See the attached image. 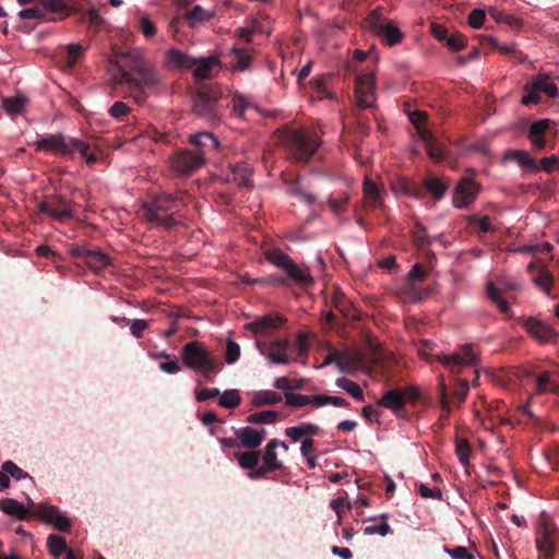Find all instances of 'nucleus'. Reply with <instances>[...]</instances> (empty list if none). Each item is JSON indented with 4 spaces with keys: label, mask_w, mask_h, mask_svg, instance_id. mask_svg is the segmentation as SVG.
Returning <instances> with one entry per match:
<instances>
[{
    "label": "nucleus",
    "mask_w": 559,
    "mask_h": 559,
    "mask_svg": "<svg viewBox=\"0 0 559 559\" xmlns=\"http://www.w3.org/2000/svg\"><path fill=\"white\" fill-rule=\"evenodd\" d=\"M115 81L117 84H126L136 91L135 99L141 103L150 94H160L163 87V80L156 66L139 50L121 55Z\"/></svg>",
    "instance_id": "nucleus-1"
},
{
    "label": "nucleus",
    "mask_w": 559,
    "mask_h": 559,
    "mask_svg": "<svg viewBox=\"0 0 559 559\" xmlns=\"http://www.w3.org/2000/svg\"><path fill=\"white\" fill-rule=\"evenodd\" d=\"M36 151L51 152L64 157L73 158L79 152L92 165L97 162L98 156L90 152V144L83 140L67 136L61 132L48 134L32 143Z\"/></svg>",
    "instance_id": "nucleus-2"
},
{
    "label": "nucleus",
    "mask_w": 559,
    "mask_h": 559,
    "mask_svg": "<svg viewBox=\"0 0 559 559\" xmlns=\"http://www.w3.org/2000/svg\"><path fill=\"white\" fill-rule=\"evenodd\" d=\"M182 201L168 193H162L144 201L141 205L143 218L157 226L171 229L176 226L175 214L180 211Z\"/></svg>",
    "instance_id": "nucleus-3"
},
{
    "label": "nucleus",
    "mask_w": 559,
    "mask_h": 559,
    "mask_svg": "<svg viewBox=\"0 0 559 559\" xmlns=\"http://www.w3.org/2000/svg\"><path fill=\"white\" fill-rule=\"evenodd\" d=\"M181 359L187 368L200 371L204 381H213L223 362L206 349L203 343L192 341L182 347Z\"/></svg>",
    "instance_id": "nucleus-4"
},
{
    "label": "nucleus",
    "mask_w": 559,
    "mask_h": 559,
    "mask_svg": "<svg viewBox=\"0 0 559 559\" xmlns=\"http://www.w3.org/2000/svg\"><path fill=\"white\" fill-rule=\"evenodd\" d=\"M283 143L294 162L306 164L316 154L321 141L316 130L301 128L286 132Z\"/></svg>",
    "instance_id": "nucleus-5"
},
{
    "label": "nucleus",
    "mask_w": 559,
    "mask_h": 559,
    "mask_svg": "<svg viewBox=\"0 0 559 559\" xmlns=\"http://www.w3.org/2000/svg\"><path fill=\"white\" fill-rule=\"evenodd\" d=\"M264 258L274 266L285 272V275H282L285 278L284 286H288L290 283H294L298 287L308 290L314 285V280L310 274L309 269L307 266L298 265L285 252L278 249L266 250L264 251Z\"/></svg>",
    "instance_id": "nucleus-6"
},
{
    "label": "nucleus",
    "mask_w": 559,
    "mask_h": 559,
    "mask_svg": "<svg viewBox=\"0 0 559 559\" xmlns=\"http://www.w3.org/2000/svg\"><path fill=\"white\" fill-rule=\"evenodd\" d=\"M419 400V391L416 386L392 389L386 391L377 402V406L390 409L399 418H408L405 404L416 403Z\"/></svg>",
    "instance_id": "nucleus-7"
},
{
    "label": "nucleus",
    "mask_w": 559,
    "mask_h": 559,
    "mask_svg": "<svg viewBox=\"0 0 559 559\" xmlns=\"http://www.w3.org/2000/svg\"><path fill=\"white\" fill-rule=\"evenodd\" d=\"M364 26L372 34L383 39L388 46L399 44L403 33L399 27L388 22L379 9L371 11L362 21Z\"/></svg>",
    "instance_id": "nucleus-8"
},
{
    "label": "nucleus",
    "mask_w": 559,
    "mask_h": 559,
    "mask_svg": "<svg viewBox=\"0 0 559 559\" xmlns=\"http://www.w3.org/2000/svg\"><path fill=\"white\" fill-rule=\"evenodd\" d=\"M218 99L219 93L217 91L207 87L200 88L193 100L195 115L212 123L218 122L221 118Z\"/></svg>",
    "instance_id": "nucleus-9"
},
{
    "label": "nucleus",
    "mask_w": 559,
    "mask_h": 559,
    "mask_svg": "<svg viewBox=\"0 0 559 559\" xmlns=\"http://www.w3.org/2000/svg\"><path fill=\"white\" fill-rule=\"evenodd\" d=\"M69 251L72 258L82 261L94 272L102 271L110 263L107 254L85 242L71 245Z\"/></svg>",
    "instance_id": "nucleus-10"
},
{
    "label": "nucleus",
    "mask_w": 559,
    "mask_h": 559,
    "mask_svg": "<svg viewBox=\"0 0 559 559\" xmlns=\"http://www.w3.org/2000/svg\"><path fill=\"white\" fill-rule=\"evenodd\" d=\"M437 359L453 373H459L462 368L476 366L478 362L472 344H464L457 352L449 355H438Z\"/></svg>",
    "instance_id": "nucleus-11"
},
{
    "label": "nucleus",
    "mask_w": 559,
    "mask_h": 559,
    "mask_svg": "<svg viewBox=\"0 0 559 559\" xmlns=\"http://www.w3.org/2000/svg\"><path fill=\"white\" fill-rule=\"evenodd\" d=\"M28 503L34 509V516L39 518L61 532L70 531L71 520L62 514L57 507L46 503L35 504L29 498Z\"/></svg>",
    "instance_id": "nucleus-12"
},
{
    "label": "nucleus",
    "mask_w": 559,
    "mask_h": 559,
    "mask_svg": "<svg viewBox=\"0 0 559 559\" xmlns=\"http://www.w3.org/2000/svg\"><path fill=\"white\" fill-rule=\"evenodd\" d=\"M480 185L475 182L474 179L464 176L462 177L453 191L452 203L456 209H467L472 205L478 197Z\"/></svg>",
    "instance_id": "nucleus-13"
},
{
    "label": "nucleus",
    "mask_w": 559,
    "mask_h": 559,
    "mask_svg": "<svg viewBox=\"0 0 559 559\" xmlns=\"http://www.w3.org/2000/svg\"><path fill=\"white\" fill-rule=\"evenodd\" d=\"M376 78L373 72L360 73L355 79V95L360 109L371 108L374 97Z\"/></svg>",
    "instance_id": "nucleus-14"
},
{
    "label": "nucleus",
    "mask_w": 559,
    "mask_h": 559,
    "mask_svg": "<svg viewBox=\"0 0 559 559\" xmlns=\"http://www.w3.org/2000/svg\"><path fill=\"white\" fill-rule=\"evenodd\" d=\"M38 210L57 221H64L73 216L71 201L59 194L47 197L38 204Z\"/></svg>",
    "instance_id": "nucleus-15"
},
{
    "label": "nucleus",
    "mask_w": 559,
    "mask_h": 559,
    "mask_svg": "<svg viewBox=\"0 0 559 559\" xmlns=\"http://www.w3.org/2000/svg\"><path fill=\"white\" fill-rule=\"evenodd\" d=\"M526 332L540 344L556 343L559 333L548 323L533 317H522L520 319Z\"/></svg>",
    "instance_id": "nucleus-16"
},
{
    "label": "nucleus",
    "mask_w": 559,
    "mask_h": 559,
    "mask_svg": "<svg viewBox=\"0 0 559 559\" xmlns=\"http://www.w3.org/2000/svg\"><path fill=\"white\" fill-rule=\"evenodd\" d=\"M189 142L194 146V153L205 163L219 148V141L212 132L203 131L191 134Z\"/></svg>",
    "instance_id": "nucleus-17"
},
{
    "label": "nucleus",
    "mask_w": 559,
    "mask_h": 559,
    "mask_svg": "<svg viewBox=\"0 0 559 559\" xmlns=\"http://www.w3.org/2000/svg\"><path fill=\"white\" fill-rule=\"evenodd\" d=\"M204 162L192 150H180L171 157V167L175 171L189 175L199 169Z\"/></svg>",
    "instance_id": "nucleus-18"
},
{
    "label": "nucleus",
    "mask_w": 559,
    "mask_h": 559,
    "mask_svg": "<svg viewBox=\"0 0 559 559\" xmlns=\"http://www.w3.org/2000/svg\"><path fill=\"white\" fill-rule=\"evenodd\" d=\"M426 276L427 271L424 269L423 264H414L407 274V284L405 288H403L402 294L406 296L411 301H420L423 299V295L417 286V283L423 282Z\"/></svg>",
    "instance_id": "nucleus-19"
},
{
    "label": "nucleus",
    "mask_w": 559,
    "mask_h": 559,
    "mask_svg": "<svg viewBox=\"0 0 559 559\" xmlns=\"http://www.w3.org/2000/svg\"><path fill=\"white\" fill-rule=\"evenodd\" d=\"M364 191V206L366 210L384 209V194L383 188L379 187L374 181L365 178L362 185Z\"/></svg>",
    "instance_id": "nucleus-20"
},
{
    "label": "nucleus",
    "mask_w": 559,
    "mask_h": 559,
    "mask_svg": "<svg viewBox=\"0 0 559 559\" xmlns=\"http://www.w3.org/2000/svg\"><path fill=\"white\" fill-rule=\"evenodd\" d=\"M235 435L243 448L254 450L259 448L265 439L266 430L254 429L252 427H243L237 429Z\"/></svg>",
    "instance_id": "nucleus-21"
},
{
    "label": "nucleus",
    "mask_w": 559,
    "mask_h": 559,
    "mask_svg": "<svg viewBox=\"0 0 559 559\" xmlns=\"http://www.w3.org/2000/svg\"><path fill=\"white\" fill-rule=\"evenodd\" d=\"M290 343L288 340H274L267 346L266 358L276 365H287L290 362L288 356Z\"/></svg>",
    "instance_id": "nucleus-22"
},
{
    "label": "nucleus",
    "mask_w": 559,
    "mask_h": 559,
    "mask_svg": "<svg viewBox=\"0 0 559 559\" xmlns=\"http://www.w3.org/2000/svg\"><path fill=\"white\" fill-rule=\"evenodd\" d=\"M219 68V60L216 56L197 58V64L193 69V76L197 80H209L214 76V71L217 72Z\"/></svg>",
    "instance_id": "nucleus-23"
},
{
    "label": "nucleus",
    "mask_w": 559,
    "mask_h": 559,
    "mask_svg": "<svg viewBox=\"0 0 559 559\" xmlns=\"http://www.w3.org/2000/svg\"><path fill=\"white\" fill-rule=\"evenodd\" d=\"M166 62L170 69L190 70L197 64V58L171 48L166 53Z\"/></svg>",
    "instance_id": "nucleus-24"
},
{
    "label": "nucleus",
    "mask_w": 559,
    "mask_h": 559,
    "mask_svg": "<svg viewBox=\"0 0 559 559\" xmlns=\"http://www.w3.org/2000/svg\"><path fill=\"white\" fill-rule=\"evenodd\" d=\"M391 188L396 195H405L417 200L424 198V189L405 177L395 179L392 182Z\"/></svg>",
    "instance_id": "nucleus-25"
},
{
    "label": "nucleus",
    "mask_w": 559,
    "mask_h": 559,
    "mask_svg": "<svg viewBox=\"0 0 559 559\" xmlns=\"http://www.w3.org/2000/svg\"><path fill=\"white\" fill-rule=\"evenodd\" d=\"M286 319L282 316H263L258 318L255 321L250 322L246 325L254 335H260L269 330H275L281 326Z\"/></svg>",
    "instance_id": "nucleus-26"
},
{
    "label": "nucleus",
    "mask_w": 559,
    "mask_h": 559,
    "mask_svg": "<svg viewBox=\"0 0 559 559\" xmlns=\"http://www.w3.org/2000/svg\"><path fill=\"white\" fill-rule=\"evenodd\" d=\"M252 169L246 163H236L230 166V171L226 176L227 182H235L239 187H251Z\"/></svg>",
    "instance_id": "nucleus-27"
},
{
    "label": "nucleus",
    "mask_w": 559,
    "mask_h": 559,
    "mask_svg": "<svg viewBox=\"0 0 559 559\" xmlns=\"http://www.w3.org/2000/svg\"><path fill=\"white\" fill-rule=\"evenodd\" d=\"M503 160L515 162L524 170L539 171L538 163L526 152L522 150H509L503 154Z\"/></svg>",
    "instance_id": "nucleus-28"
},
{
    "label": "nucleus",
    "mask_w": 559,
    "mask_h": 559,
    "mask_svg": "<svg viewBox=\"0 0 559 559\" xmlns=\"http://www.w3.org/2000/svg\"><path fill=\"white\" fill-rule=\"evenodd\" d=\"M0 510L21 521H27L34 515V512L29 513L21 502L12 498L0 499Z\"/></svg>",
    "instance_id": "nucleus-29"
},
{
    "label": "nucleus",
    "mask_w": 559,
    "mask_h": 559,
    "mask_svg": "<svg viewBox=\"0 0 559 559\" xmlns=\"http://www.w3.org/2000/svg\"><path fill=\"white\" fill-rule=\"evenodd\" d=\"M551 121L549 119H540L533 122L528 130V139L535 150H543L546 145L544 134L549 129Z\"/></svg>",
    "instance_id": "nucleus-30"
},
{
    "label": "nucleus",
    "mask_w": 559,
    "mask_h": 559,
    "mask_svg": "<svg viewBox=\"0 0 559 559\" xmlns=\"http://www.w3.org/2000/svg\"><path fill=\"white\" fill-rule=\"evenodd\" d=\"M214 16V10H204L201 5H194L192 10L183 14L182 19L186 20L190 28H197L212 20Z\"/></svg>",
    "instance_id": "nucleus-31"
},
{
    "label": "nucleus",
    "mask_w": 559,
    "mask_h": 559,
    "mask_svg": "<svg viewBox=\"0 0 559 559\" xmlns=\"http://www.w3.org/2000/svg\"><path fill=\"white\" fill-rule=\"evenodd\" d=\"M280 447V440L272 439L267 442L264 454L262 456L263 466H265L271 472L278 471L283 468V462L277 460L276 449Z\"/></svg>",
    "instance_id": "nucleus-32"
},
{
    "label": "nucleus",
    "mask_w": 559,
    "mask_h": 559,
    "mask_svg": "<svg viewBox=\"0 0 559 559\" xmlns=\"http://www.w3.org/2000/svg\"><path fill=\"white\" fill-rule=\"evenodd\" d=\"M420 138L425 143V148L428 156L435 162H441L444 158V153L439 144L436 142L433 135L426 130L420 131Z\"/></svg>",
    "instance_id": "nucleus-33"
},
{
    "label": "nucleus",
    "mask_w": 559,
    "mask_h": 559,
    "mask_svg": "<svg viewBox=\"0 0 559 559\" xmlns=\"http://www.w3.org/2000/svg\"><path fill=\"white\" fill-rule=\"evenodd\" d=\"M388 515L382 514L379 519L370 518L365 522H370L372 524L366 525L364 528V533L366 535L379 534L380 536H386L391 533V527L388 524Z\"/></svg>",
    "instance_id": "nucleus-34"
},
{
    "label": "nucleus",
    "mask_w": 559,
    "mask_h": 559,
    "mask_svg": "<svg viewBox=\"0 0 559 559\" xmlns=\"http://www.w3.org/2000/svg\"><path fill=\"white\" fill-rule=\"evenodd\" d=\"M231 102L234 112L240 118L248 119L247 114L259 112V107L240 94H235Z\"/></svg>",
    "instance_id": "nucleus-35"
},
{
    "label": "nucleus",
    "mask_w": 559,
    "mask_h": 559,
    "mask_svg": "<svg viewBox=\"0 0 559 559\" xmlns=\"http://www.w3.org/2000/svg\"><path fill=\"white\" fill-rule=\"evenodd\" d=\"M425 189L432 195L436 200H441L447 191L448 186L443 183L439 178L429 176L424 180Z\"/></svg>",
    "instance_id": "nucleus-36"
},
{
    "label": "nucleus",
    "mask_w": 559,
    "mask_h": 559,
    "mask_svg": "<svg viewBox=\"0 0 559 559\" xmlns=\"http://www.w3.org/2000/svg\"><path fill=\"white\" fill-rule=\"evenodd\" d=\"M536 392L559 394V384L551 381L549 372H543L536 379Z\"/></svg>",
    "instance_id": "nucleus-37"
},
{
    "label": "nucleus",
    "mask_w": 559,
    "mask_h": 559,
    "mask_svg": "<svg viewBox=\"0 0 559 559\" xmlns=\"http://www.w3.org/2000/svg\"><path fill=\"white\" fill-rule=\"evenodd\" d=\"M283 397L275 391H259L253 396L254 406L274 405L282 402Z\"/></svg>",
    "instance_id": "nucleus-38"
},
{
    "label": "nucleus",
    "mask_w": 559,
    "mask_h": 559,
    "mask_svg": "<svg viewBox=\"0 0 559 559\" xmlns=\"http://www.w3.org/2000/svg\"><path fill=\"white\" fill-rule=\"evenodd\" d=\"M278 417L280 414L276 411H261L250 414L246 418V421L252 425L274 424L275 421H277Z\"/></svg>",
    "instance_id": "nucleus-39"
},
{
    "label": "nucleus",
    "mask_w": 559,
    "mask_h": 559,
    "mask_svg": "<svg viewBox=\"0 0 559 559\" xmlns=\"http://www.w3.org/2000/svg\"><path fill=\"white\" fill-rule=\"evenodd\" d=\"M533 86L540 93H545L549 97H556L558 94V87L555 83L549 81V76L546 74H539L534 81Z\"/></svg>",
    "instance_id": "nucleus-40"
},
{
    "label": "nucleus",
    "mask_w": 559,
    "mask_h": 559,
    "mask_svg": "<svg viewBox=\"0 0 559 559\" xmlns=\"http://www.w3.org/2000/svg\"><path fill=\"white\" fill-rule=\"evenodd\" d=\"M536 546L540 554H552V533L548 526L543 532H537Z\"/></svg>",
    "instance_id": "nucleus-41"
},
{
    "label": "nucleus",
    "mask_w": 559,
    "mask_h": 559,
    "mask_svg": "<svg viewBox=\"0 0 559 559\" xmlns=\"http://www.w3.org/2000/svg\"><path fill=\"white\" fill-rule=\"evenodd\" d=\"M489 15L497 22V23H502V24H507L509 25L510 27L512 28H519L522 26V22L520 19H518L516 16L514 15H511V14H508L503 11H500L498 9H490L489 10Z\"/></svg>",
    "instance_id": "nucleus-42"
},
{
    "label": "nucleus",
    "mask_w": 559,
    "mask_h": 559,
    "mask_svg": "<svg viewBox=\"0 0 559 559\" xmlns=\"http://www.w3.org/2000/svg\"><path fill=\"white\" fill-rule=\"evenodd\" d=\"M238 464L241 468L253 469L258 466L260 460L259 451H247L236 454Z\"/></svg>",
    "instance_id": "nucleus-43"
},
{
    "label": "nucleus",
    "mask_w": 559,
    "mask_h": 559,
    "mask_svg": "<svg viewBox=\"0 0 559 559\" xmlns=\"http://www.w3.org/2000/svg\"><path fill=\"white\" fill-rule=\"evenodd\" d=\"M49 554L57 558L67 550V540L64 537L50 534L47 538Z\"/></svg>",
    "instance_id": "nucleus-44"
},
{
    "label": "nucleus",
    "mask_w": 559,
    "mask_h": 559,
    "mask_svg": "<svg viewBox=\"0 0 559 559\" xmlns=\"http://www.w3.org/2000/svg\"><path fill=\"white\" fill-rule=\"evenodd\" d=\"M335 384L338 388L345 390L348 394H350L357 401H360V402L364 401V399H365L364 392L356 382H354L347 378H340L336 380Z\"/></svg>",
    "instance_id": "nucleus-45"
},
{
    "label": "nucleus",
    "mask_w": 559,
    "mask_h": 559,
    "mask_svg": "<svg viewBox=\"0 0 559 559\" xmlns=\"http://www.w3.org/2000/svg\"><path fill=\"white\" fill-rule=\"evenodd\" d=\"M27 102V98L23 95H15L13 97H8L3 99V108L9 114H21L24 109V106Z\"/></svg>",
    "instance_id": "nucleus-46"
},
{
    "label": "nucleus",
    "mask_w": 559,
    "mask_h": 559,
    "mask_svg": "<svg viewBox=\"0 0 559 559\" xmlns=\"http://www.w3.org/2000/svg\"><path fill=\"white\" fill-rule=\"evenodd\" d=\"M218 404L224 408H235L240 405L241 396L237 390H226L219 395Z\"/></svg>",
    "instance_id": "nucleus-47"
},
{
    "label": "nucleus",
    "mask_w": 559,
    "mask_h": 559,
    "mask_svg": "<svg viewBox=\"0 0 559 559\" xmlns=\"http://www.w3.org/2000/svg\"><path fill=\"white\" fill-rule=\"evenodd\" d=\"M533 281L548 294L552 283V275L547 269L539 267L537 274L533 276Z\"/></svg>",
    "instance_id": "nucleus-48"
},
{
    "label": "nucleus",
    "mask_w": 559,
    "mask_h": 559,
    "mask_svg": "<svg viewBox=\"0 0 559 559\" xmlns=\"http://www.w3.org/2000/svg\"><path fill=\"white\" fill-rule=\"evenodd\" d=\"M455 453L463 466H468L472 448L467 440L460 439L456 441Z\"/></svg>",
    "instance_id": "nucleus-49"
},
{
    "label": "nucleus",
    "mask_w": 559,
    "mask_h": 559,
    "mask_svg": "<svg viewBox=\"0 0 559 559\" xmlns=\"http://www.w3.org/2000/svg\"><path fill=\"white\" fill-rule=\"evenodd\" d=\"M487 294L488 297L499 307L501 312L508 313L510 311L508 301L501 298L499 289L492 283L487 284Z\"/></svg>",
    "instance_id": "nucleus-50"
},
{
    "label": "nucleus",
    "mask_w": 559,
    "mask_h": 559,
    "mask_svg": "<svg viewBox=\"0 0 559 559\" xmlns=\"http://www.w3.org/2000/svg\"><path fill=\"white\" fill-rule=\"evenodd\" d=\"M349 202V195L344 193L340 198L330 197L328 199V206L333 212L334 215L340 216L346 209Z\"/></svg>",
    "instance_id": "nucleus-51"
},
{
    "label": "nucleus",
    "mask_w": 559,
    "mask_h": 559,
    "mask_svg": "<svg viewBox=\"0 0 559 559\" xmlns=\"http://www.w3.org/2000/svg\"><path fill=\"white\" fill-rule=\"evenodd\" d=\"M466 221L468 225H477L479 228V233H488L495 230L493 226L491 225V219L489 216L485 215L483 217H479L475 214L468 215L466 217Z\"/></svg>",
    "instance_id": "nucleus-52"
},
{
    "label": "nucleus",
    "mask_w": 559,
    "mask_h": 559,
    "mask_svg": "<svg viewBox=\"0 0 559 559\" xmlns=\"http://www.w3.org/2000/svg\"><path fill=\"white\" fill-rule=\"evenodd\" d=\"M40 3L45 12L48 10L56 13H64L66 15L71 13V10L63 0H41Z\"/></svg>",
    "instance_id": "nucleus-53"
},
{
    "label": "nucleus",
    "mask_w": 559,
    "mask_h": 559,
    "mask_svg": "<svg viewBox=\"0 0 559 559\" xmlns=\"http://www.w3.org/2000/svg\"><path fill=\"white\" fill-rule=\"evenodd\" d=\"M449 397H450V393H449L448 386H447L445 382L443 380H441L439 382V402H440L441 411L443 413L442 416H444V417H448L451 412Z\"/></svg>",
    "instance_id": "nucleus-54"
},
{
    "label": "nucleus",
    "mask_w": 559,
    "mask_h": 559,
    "mask_svg": "<svg viewBox=\"0 0 559 559\" xmlns=\"http://www.w3.org/2000/svg\"><path fill=\"white\" fill-rule=\"evenodd\" d=\"M469 386L468 382L463 379H456L453 384L452 396L456 399L459 404L463 403L467 396Z\"/></svg>",
    "instance_id": "nucleus-55"
},
{
    "label": "nucleus",
    "mask_w": 559,
    "mask_h": 559,
    "mask_svg": "<svg viewBox=\"0 0 559 559\" xmlns=\"http://www.w3.org/2000/svg\"><path fill=\"white\" fill-rule=\"evenodd\" d=\"M85 48L80 44H70L67 46V57H66V64L69 68H72L79 57L84 52Z\"/></svg>",
    "instance_id": "nucleus-56"
},
{
    "label": "nucleus",
    "mask_w": 559,
    "mask_h": 559,
    "mask_svg": "<svg viewBox=\"0 0 559 559\" xmlns=\"http://www.w3.org/2000/svg\"><path fill=\"white\" fill-rule=\"evenodd\" d=\"M285 403L294 408L302 407L309 404V395L285 392Z\"/></svg>",
    "instance_id": "nucleus-57"
},
{
    "label": "nucleus",
    "mask_w": 559,
    "mask_h": 559,
    "mask_svg": "<svg viewBox=\"0 0 559 559\" xmlns=\"http://www.w3.org/2000/svg\"><path fill=\"white\" fill-rule=\"evenodd\" d=\"M233 52L235 53L233 67L239 71L248 69L251 63V57L240 49H233Z\"/></svg>",
    "instance_id": "nucleus-58"
},
{
    "label": "nucleus",
    "mask_w": 559,
    "mask_h": 559,
    "mask_svg": "<svg viewBox=\"0 0 559 559\" xmlns=\"http://www.w3.org/2000/svg\"><path fill=\"white\" fill-rule=\"evenodd\" d=\"M2 469L5 471L10 475V477L14 478L15 480H21L26 477H29L26 472H24L22 468H20L12 461L4 462L2 464Z\"/></svg>",
    "instance_id": "nucleus-59"
},
{
    "label": "nucleus",
    "mask_w": 559,
    "mask_h": 559,
    "mask_svg": "<svg viewBox=\"0 0 559 559\" xmlns=\"http://www.w3.org/2000/svg\"><path fill=\"white\" fill-rule=\"evenodd\" d=\"M444 552H447L452 559H475V556L471 554L466 547L456 546L454 548H450L448 546L443 547Z\"/></svg>",
    "instance_id": "nucleus-60"
},
{
    "label": "nucleus",
    "mask_w": 559,
    "mask_h": 559,
    "mask_svg": "<svg viewBox=\"0 0 559 559\" xmlns=\"http://www.w3.org/2000/svg\"><path fill=\"white\" fill-rule=\"evenodd\" d=\"M139 29L147 38L153 37L157 31L155 23L147 15L141 16L140 23H139Z\"/></svg>",
    "instance_id": "nucleus-61"
},
{
    "label": "nucleus",
    "mask_w": 559,
    "mask_h": 559,
    "mask_svg": "<svg viewBox=\"0 0 559 559\" xmlns=\"http://www.w3.org/2000/svg\"><path fill=\"white\" fill-rule=\"evenodd\" d=\"M240 357V346L231 341L228 340L226 343V355L225 359L227 364H235Z\"/></svg>",
    "instance_id": "nucleus-62"
},
{
    "label": "nucleus",
    "mask_w": 559,
    "mask_h": 559,
    "mask_svg": "<svg viewBox=\"0 0 559 559\" xmlns=\"http://www.w3.org/2000/svg\"><path fill=\"white\" fill-rule=\"evenodd\" d=\"M526 94L522 97L521 104L524 106H530L532 104H538L540 100V94L536 90V87L533 86V83L528 86H525Z\"/></svg>",
    "instance_id": "nucleus-63"
},
{
    "label": "nucleus",
    "mask_w": 559,
    "mask_h": 559,
    "mask_svg": "<svg viewBox=\"0 0 559 559\" xmlns=\"http://www.w3.org/2000/svg\"><path fill=\"white\" fill-rule=\"evenodd\" d=\"M466 39L465 37L460 34L455 33L447 38V45L452 51H460L465 47Z\"/></svg>",
    "instance_id": "nucleus-64"
}]
</instances>
